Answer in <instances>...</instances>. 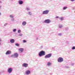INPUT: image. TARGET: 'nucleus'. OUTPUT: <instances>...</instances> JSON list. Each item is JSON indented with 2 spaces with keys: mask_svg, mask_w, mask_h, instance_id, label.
<instances>
[{
  "mask_svg": "<svg viewBox=\"0 0 75 75\" xmlns=\"http://www.w3.org/2000/svg\"><path fill=\"white\" fill-rule=\"evenodd\" d=\"M23 42L25 43V42H27V41H26V40H24L23 41Z\"/></svg>",
  "mask_w": 75,
  "mask_h": 75,
  "instance_id": "nucleus-19",
  "label": "nucleus"
},
{
  "mask_svg": "<svg viewBox=\"0 0 75 75\" xmlns=\"http://www.w3.org/2000/svg\"><path fill=\"white\" fill-rule=\"evenodd\" d=\"M18 51L20 52H22L24 51V49L23 48H20L18 49Z\"/></svg>",
  "mask_w": 75,
  "mask_h": 75,
  "instance_id": "nucleus-7",
  "label": "nucleus"
},
{
  "mask_svg": "<svg viewBox=\"0 0 75 75\" xmlns=\"http://www.w3.org/2000/svg\"><path fill=\"white\" fill-rule=\"evenodd\" d=\"M0 3H1V2H0Z\"/></svg>",
  "mask_w": 75,
  "mask_h": 75,
  "instance_id": "nucleus-34",
  "label": "nucleus"
},
{
  "mask_svg": "<svg viewBox=\"0 0 75 75\" xmlns=\"http://www.w3.org/2000/svg\"><path fill=\"white\" fill-rule=\"evenodd\" d=\"M18 33H21V30H18Z\"/></svg>",
  "mask_w": 75,
  "mask_h": 75,
  "instance_id": "nucleus-20",
  "label": "nucleus"
},
{
  "mask_svg": "<svg viewBox=\"0 0 75 75\" xmlns=\"http://www.w3.org/2000/svg\"><path fill=\"white\" fill-rule=\"evenodd\" d=\"M1 41V39L0 38V41Z\"/></svg>",
  "mask_w": 75,
  "mask_h": 75,
  "instance_id": "nucleus-33",
  "label": "nucleus"
},
{
  "mask_svg": "<svg viewBox=\"0 0 75 75\" xmlns=\"http://www.w3.org/2000/svg\"><path fill=\"white\" fill-rule=\"evenodd\" d=\"M51 65V63L49 62L47 63V65L49 66V65Z\"/></svg>",
  "mask_w": 75,
  "mask_h": 75,
  "instance_id": "nucleus-16",
  "label": "nucleus"
},
{
  "mask_svg": "<svg viewBox=\"0 0 75 75\" xmlns=\"http://www.w3.org/2000/svg\"><path fill=\"white\" fill-rule=\"evenodd\" d=\"M72 1H75V0H71Z\"/></svg>",
  "mask_w": 75,
  "mask_h": 75,
  "instance_id": "nucleus-30",
  "label": "nucleus"
},
{
  "mask_svg": "<svg viewBox=\"0 0 75 75\" xmlns=\"http://www.w3.org/2000/svg\"><path fill=\"white\" fill-rule=\"evenodd\" d=\"M18 53H15L14 54V57L15 58H17V57H18Z\"/></svg>",
  "mask_w": 75,
  "mask_h": 75,
  "instance_id": "nucleus-9",
  "label": "nucleus"
},
{
  "mask_svg": "<svg viewBox=\"0 0 75 75\" xmlns=\"http://www.w3.org/2000/svg\"><path fill=\"white\" fill-rule=\"evenodd\" d=\"M44 22H45V23H51V20L50 19H47Z\"/></svg>",
  "mask_w": 75,
  "mask_h": 75,
  "instance_id": "nucleus-5",
  "label": "nucleus"
},
{
  "mask_svg": "<svg viewBox=\"0 0 75 75\" xmlns=\"http://www.w3.org/2000/svg\"><path fill=\"white\" fill-rule=\"evenodd\" d=\"M67 8V7H65L63 8V10H66Z\"/></svg>",
  "mask_w": 75,
  "mask_h": 75,
  "instance_id": "nucleus-18",
  "label": "nucleus"
},
{
  "mask_svg": "<svg viewBox=\"0 0 75 75\" xmlns=\"http://www.w3.org/2000/svg\"><path fill=\"white\" fill-rule=\"evenodd\" d=\"M27 9L28 10V8H27Z\"/></svg>",
  "mask_w": 75,
  "mask_h": 75,
  "instance_id": "nucleus-32",
  "label": "nucleus"
},
{
  "mask_svg": "<svg viewBox=\"0 0 75 75\" xmlns=\"http://www.w3.org/2000/svg\"><path fill=\"white\" fill-rule=\"evenodd\" d=\"M30 74V71H27L26 72V74L27 75H28Z\"/></svg>",
  "mask_w": 75,
  "mask_h": 75,
  "instance_id": "nucleus-12",
  "label": "nucleus"
},
{
  "mask_svg": "<svg viewBox=\"0 0 75 75\" xmlns=\"http://www.w3.org/2000/svg\"><path fill=\"white\" fill-rule=\"evenodd\" d=\"M52 55V54L51 53L48 54H47L45 56V58H50V57H51Z\"/></svg>",
  "mask_w": 75,
  "mask_h": 75,
  "instance_id": "nucleus-3",
  "label": "nucleus"
},
{
  "mask_svg": "<svg viewBox=\"0 0 75 75\" xmlns=\"http://www.w3.org/2000/svg\"><path fill=\"white\" fill-rule=\"evenodd\" d=\"M16 46H19V44H18L16 43Z\"/></svg>",
  "mask_w": 75,
  "mask_h": 75,
  "instance_id": "nucleus-22",
  "label": "nucleus"
},
{
  "mask_svg": "<svg viewBox=\"0 0 75 75\" xmlns=\"http://www.w3.org/2000/svg\"><path fill=\"white\" fill-rule=\"evenodd\" d=\"M14 57V54L11 55V57Z\"/></svg>",
  "mask_w": 75,
  "mask_h": 75,
  "instance_id": "nucleus-26",
  "label": "nucleus"
},
{
  "mask_svg": "<svg viewBox=\"0 0 75 75\" xmlns=\"http://www.w3.org/2000/svg\"><path fill=\"white\" fill-rule=\"evenodd\" d=\"M12 68H10L8 69L7 70V71L9 73H11V72H12Z\"/></svg>",
  "mask_w": 75,
  "mask_h": 75,
  "instance_id": "nucleus-6",
  "label": "nucleus"
},
{
  "mask_svg": "<svg viewBox=\"0 0 75 75\" xmlns=\"http://www.w3.org/2000/svg\"><path fill=\"white\" fill-rule=\"evenodd\" d=\"M60 20L61 21H62L63 20H64V18L63 17H62L60 18Z\"/></svg>",
  "mask_w": 75,
  "mask_h": 75,
  "instance_id": "nucleus-15",
  "label": "nucleus"
},
{
  "mask_svg": "<svg viewBox=\"0 0 75 75\" xmlns=\"http://www.w3.org/2000/svg\"><path fill=\"white\" fill-rule=\"evenodd\" d=\"M75 47L74 46L72 48V50H75Z\"/></svg>",
  "mask_w": 75,
  "mask_h": 75,
  "instance_id": "nucleus-21",
  "label": "nucleus"
},
{
  "mask_svg": "<svg viewBox=\"0 0 75 75\" xmlns=\"http://www.w3.org/2000/svg\"><path fill=\"white\" fill-rule=\"evenodd\" d=\"M49 12V11L48 10H46V11H44L42 12V14H47Z\"/></svg>",
  "mask_w": 75,
  "mask_h": 75,
  "instance_id": "nucleus-4",
  "label": "nucleus"
},
{
  "mask_svg": "<svg viewBox=\"0 0 75 75\" xmlns=\"http://www.w3.org/2000/svg\"><path fill=\"white\" fill-rule=\"evenodd\" d=\"M59 28H62V26L60 25L59 26Z\"/></svg>",
  "mask_w": 75,
  "mask_h": 75,
  "instance_id": "nucleus-24",
  "label": "nucleus"
},
{
  "mask_svg": "<svg viewBox=\"0 0 75 75\" xmlns=\"http://www.w3.org/2000/svg\"><path fill=\"white\" fill-rule=\"evenodd\" d=\"M1 13H0V16L1 15Z\"/></svg>",
  "mask_w": 75,
  "mask_h": 75,
  "instance_id": "nucleus-31",
  "label": "nucleus"
},
{
  "mask_svg": "<svg viewBox=\"0 0 75 75\" xmlns=\"http://www.w3.org/2000/svg\"><path fill=\"white\" fill-rule=\"evenodd\" d=\"M64 61V59L62 57H59L57 59V61L59 62H62Z\"/></svg>",
  "mask_w": 75,
  "mask_h": 75,
  "instance_id": "nucleus-2",
  "label": "nucleus"
},
{
  "mask_svg": "<svg viewBox=\"0 0 75 75\" xmlns=\"http://www.w3.org/2000/svg\"><path fill=\"white\" fill-rule=\"evenodd\" d=\"M23 2L22 1H20L19 2V4H23Z\"/></svg>",
  "mask_w": 75,
  "mask_h": 75,
  "instance_id": "nucleus-14",
  "label": "nucleus"
},
{
  "mask_svg": "<svg viewBox=\"0 0 75 75\" xmlns=\"http://www.w3.org/2000/svg\"><path fill=\"white\" fill-rule=\"evenodd\" d=\"M29 15H31V13L30 12H29Z\"/></svg>",
  "mask_w": 75,
  "mask_h": 75,
  "instance_id": "nucleus-25",
  "label": "nucleus"
},
{
  "mask_svg": "<svg viewBox=\"0 0 75 75\" xmlns=\"http://www.w3.org/2000/svg\"><path fill=\"white\" fill-rule=\"evenodd\" d=\"M56 18H59V17H58V16H56Z\"/></svg>",
  "mask_w": 75,
  "mask_h": 75,
  "instance_id": "nucleus-27",
  "label": "nucleus"
},
{
  "mask_svg": "<svg viewBox=\"0 0 75 75\" xmlns=\"http://www.w3.org/2000/svg\"><path fill=\"white\" fill-rule=\"evenodd\" d=\"M23 67H25V68H27L28 67V64L26 63H23L22 65Z\"/></svg>",
  "mask_w": 75,
  "mask_h": 75,
  "instance_id": "nucleus-8",
  "label": "nucleus"
},
{
  "mask_svg": "<svg viewBox=\"0 0 75 75\" xmlns=\"http://www.w3.org/2000/svg\"><path fill=\"white\" fill-rule=\"evenodd\" d=\"M22 35V34H20L19 35V36H21Z\"/></svg>",
  "mask_w": 75,
  "mask_h": 75,
  "instance_id": "nucleus-28",
  "label": "nucleus"
},
{
  "mask_svg": "<svg viewBox=\"0 0 75 75\" xmlns=\"http://www.w3.org/2000/svg\"><path fill=\"white\" fill-rule=\"evenodd\" d=\"M10 17H11V18H13L14 17V16L12 15H11L10 16Z\"/></svg>",
  "mask_w": 75,
  "mask_h": 75,
  "instance_id": "nucleus-17",
  "label": "nucleus"
},
{
  "mask_svg": "<svg viewBox=\"0 0 75 75\" xmlns=\"http://www.w3.org/2000/svg\"><path fill=\"white\" fill-rule=\"evenodd\" d=\"M13 32H15V31H16V29H13Z\"/></svg>",
  "mask_w": 75,
  "mask_h": 75,
  "instance_id": "nucleus-23",
  "label": "nucleus"
},
{
  "mask_svg": "<svg viewBox=\"0 0 75 75\" xmlns=\"http://www.w3.org/2000/svg\"><path fill=\"white\" fill-rule=\"evenodd\" d=\"M45 52L44 51H42L40 52L39 54V55L40 57H41L43 55H45Z\"/></svg>",
  "mask_w": 75,
  "mask_h": 75,
  "instance_id": "nucleus-1",
  "label": "nucleus"
},
{
  "mask_svg": "<svg viewBox=\"0 0 75 75\" xmlns=\"http://www.w3.org/2000/svg\"><path fill=\"white\" fill-rule=\"evenodd\" d=\"M10 41L11 42V43H14V41H15V40H14L12 39Z\"/></svg>",
  "mask_w": 75,
  "mask_h": 75,
  "instance_id": "nucleus-11",
  "label": "nucleus"
},
{
  "mask_svg": "<svg viewBox=\"0 0 75 75\" xmlns=\"http://www.w3.org/2000/svg\"><path fill=\"white\" fill-rule=\"evenodd\" d=\"M11 54V51L9 50H8L5 53V54L6 55H8V54Z\"/></svg>",
  "mask_w": 75,
  "mask_h": 75,
  "instance_id": "nucleus-10",
  "label": "nucleus"
},
{
  "mask_svg": "<svg viewBox=\"0 0 75 75\" xmlns=\"http://www.w3.org/2000/svg\"><path fill=\"white\" fill-rule=\"evenodd\" d=\"M14 20V18H13L12 19V21H13V20Z\"/></svg>",
  "mask_w": 75,
  "mask_h": 75,
  "instance_id": "nucleus-29",
  "label": "nucleus"
},
{
  "mask_svg": "<svg viewBox=\"0 0 75 75\" xmlns=\"http://www.w3.org/2000/svg\"><path fill=\"white\" fill-rule=\"evenodd\" d=\"M26 22L23 21L22 23V25H26Z\"/></svg>",
  "mask_w": 75,
  "mask_h": 75,
  "instance_id": "nucleus-13",
  "label": "nucleus"
}]
</instances>
